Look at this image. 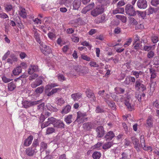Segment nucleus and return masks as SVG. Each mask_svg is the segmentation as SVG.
I'll return each mask as SVG.
<instances>
[{"instance_id":"1","label":"nucleus","mask_w":159,"mask_h":159,"mask_svg":"<svg viewBox=\"0 0 159 159\" xmlns=\"http://www.w3.org/2000/svg\"><path fill=\"white\" fill-rule=\"evenodd\" d=\"M125 10L126 13L129 16H134L136 15L134 8L130 4H128L126 5Z\"/></svg>"},{"instance_id":"2","label":"nucleus","mask_w":159,"mask_h":159,"mask_svg":"<svg viewBox=\"0 0 159 159\" xmlns=\"http://www.w3.org/2000/svg\"><path fill=\"white\" fill-rule=\"evenodd\" d=\"M42 100H40L36 101L29 102L25 101L23 102L22 104L24 108H27L32 106H34L41 103L42 102Z\"/></svg>"},{"instance_id":"3","label":"nucleus","mask_w":159,"mask_h":159,"mask_svg":"<svg viewBox=\"0 0 159 159\" xmlns=\"http://www.w3.org/2000/svg\"><path fill=\"white\" fill-rule=\"evenodd\" d=\"M142 82L143 81L140 79L136 80L134 85V88L136 90H140L143 91L146 90V87L142 83Z\"/></svg>"},{"instance_id":"4","label":"nucleus","mask_w":159,"mask_h":159,"mask_svg":"<svg viewBox=\"0 0 159 159\" xmlns=\"http://www.w3.org/2000/svg\"><path fill=\"white\" fill-rule=\"evenodd\" d=\"M77 116L75 121L77 122L81 123L83 122L86 119H85L84 117L87 115L86 113L82 112L81 111H79L77 113Z\"/></svg>"},{"instance_id":"5","label":"nucleus","mask_w":159,"mask_h":159,"mask_svg":"<svg viewBox=\"0 0 159 159\" xmlns=\"http://www.w3.org/2000/svg\"><path fill=\"white\" fill-rule=\"evenodd\" d=\"M104 9L101 6H99L91 11V14L93 16H96L102 13Z\"/></svg>"},{"instance_id":"6","label":"nucleus","mask_w":159,"mask_h":159,"mask_svg":"<svg viewBox=\"0 0 159 159\" xmlns=\"http://www.w3.org/2000/svg\"><path fill=\"white\" fill-rule=\"evenodd\" d=\"M132 141L134 145V147L136 151L139 152L140 151V145L139 143V140L137 138L133 137L131 138Z\"/></svg>"},{"instance_id":"7","label":"nucleus","mask_w":159,"mask_h":159,"mask_svg":"<svg viewBox=\"0 0 159 159\" xmlns=\"http://www.w3.org/2000/svg\"><path fill=\"white\" fill-rule=\"evenodd\" d=\"M138 7L140 9H145L147 6L146 0H138L137 2Z\"/></svg>"},{"instance_id":"8","label":"nucleus","mask_w":159,"mask_h":159,"mask_svg":"<svg viewBox=\"0 0 159 159\" xmlns=\"http://www.w3.org/2000/svg\"><path fill=\"white\" fill-rule=\"evenodd\" d=\"M42 48L41 50L42 52L44 55H47L50 53L52 52V50L51 48L49 46L45 45H42Z\"/></svg>"},{"instance_id":"9","label":"nucleus","mask_w":159,"mask_h":159,"mask_svg":"<svg viewBox=\"0 0 159 159\" xmlns=\"http://www.w3.org/2000/svg\"><path fill=\"white\" fill-rule=\"evenodd\" d=\"M132 100L131 98H126L125 101V104L129 111H132L133 109V107L132 104Z\"/></svg>"},{"instance_id":"10","label":"nucleus","mask_w":159,"mask_h":159,"mask_svg":"<svg viewBox=\"0 0 159 159\" xmlns=\"http://www.w3.org/2000/svg\"><path fill=\"white\" fill-rule=\"evenodd\" d=\"M38 66L37 65H30L28 70V72L29 75L32 74L34 72L39 71Z\"/></svg>"},{"instance_id":"11","label":"nucleus","mask_w":159,"mask_h":159,"mask_svg":"<svg viewBox=\"0 0 159 159\" xmlns=\"http://www.w3.org/2000/svg\"><path fill=\"white\" fill-rule=\"evenodd\" d=\"M95 127L94 124L91 122H87L84 123L83 125V127L84 129L87 130H90Z\"/></svg>"},{"instance_id":"12","label":"nucleus","mask_w":159,"mask_h":159,"mask_svg":"<svg viewBox=\"0 0 159 159\" xmlns=\"http://www.w3.org/2000/svg\"><path fill=\"white\" fill-rule=\"evenodd\" d=\"M97 133V136L99 138L102 137L104 134L103 127L102 126L98 127L96 129Z\"/></svg>"},{"instance_id":"13","label":"nucleus","mask_w":159,"mask_h":159,"mask_svg":"<svg viewBox=\"0 0 159 159\" xmlns=\"http://www.w3.org/2000/svg\"><path fill=\"white\" fill-rule=\"evenodd\" d=\"M36 148L33 149L32 148L30 147L28 148L25 150L26 154L29 156H33L37 152Z\"/></svg>"},{"instance_id":"14","label":"nucleus","mask_w":159,"mask_h":159,"mask_svg":"<svg viewBox=\"0 0 159 159\" xmlns=\"http://www.w3.org/2000/svg\"><path fill=\"white\" fill-rule=\"evenodd\" d=\"M42 82L43 81L41 79L39 78L37 79L35 81L31 83V86L33 88H35L41 84Z\"/></svg>"},{"instance_id":"15","label":"nucleus","mask_w":159,"mask_h":159,"mask_svg":"<svg viewBox=\"0 0 159 159\" xmlns=\"http://www.w3.org/2000/svg\"><path fill=\"white\" fill-rule=\"evenodd\" d=\"M71 108V107L70 105H66L63 107L60 113L62 115L66 114L70 111Z\"/></svg>"},{"instance_id":"16","label":"nucleus","mask_w":159,"mask_h":159,"mask_svg":"<svg viewBox=\"0 0 159 159\" xmlns=\"http://www.w3.org/2000/svg\"><path fill=\"white\" fill-rule=\"evenodd\" d=\"M86 95L89 98H91V100L94 101L96 100V97L94 93L90 90H87L86 91Z\"/></svg>"},{"instance_id":"17","label":"nucleus","mask_w":159,"mask_h":159,"mask_svg":"<svg viewBox=\"0 0 159 159\" xmlns=\"http://www.w3.org/2000/svg\"><path fill=\"white\" fill-rule=\"evenodd\" d=\"M81 4V2L80 0H75L72 3L73 9L75 10H78Z\"/></svg>"},{"instance_id":"18","label":"nucleus","mask_w":159,"mask_h":159,"mask_svg":"<svg viewBox=\"0 0 159 159\" xmlns=\"http://www.w3.org/2000/svg\"><path fill=\"white\" fill-rule=\"evenodd\" d=\"M115 137V134L112 131L108 132L105 136L106 141L111 140Z\"/></svg>"},{"instance_id":"19","label":"nucleus","mask_w":159,"mask_h":159,"mask_svg":"<svg viewBox=\"0 0 159 159\" xmlns=\"http://www.w3.org/2000/svg\"><path fill=\"white\" fill-rule=\"evenodd\" d=\"M33 139V137L32 136L30 135L29 136L25 141L24 145L25 146H29L31 143Z\"/></svg>"},{"instance_id":"20","label":"nucleus","mask_w":159,"mask_h":159,"mask_svg":"<svg viewBox=\"0 0 159 159\" xmlns=\"http://www.w3.org/2000/svg\"><path fill=\"white\" fill-rule=\"evenodd\" d=\"M65 124L63 122L60 120L56 121V122L54 124V126L57 128H64Z\"/></svg>"},{"instance_id":"21","label":"nucleus","mask_w":159,"mask_h":159,"mask_svg":"<svg viewBox=\"0 0 159 159\" xmlns=\"http://www.w3.org/2000/svg\"><path fill=\"white\" fill-rule=\"evenodd\" d=\"M153 120L151 116H149L146 120L147 127L149 128L152 127Z\"/></svg>"},{"instance_id":"22","label":"nucleus","mask_w":159,"mask_h":159,"mask_svg":"<svg viewBox=\"0 0 159 159\" xmlns=\"http://www.w3.org/2000/svg\"><path fill=\"white\" fill-rule=\"evenodd\" d=\"M22 72V69L20 66H18L15 68L12 71V73L15 75H18Z\"/></svg>"},{"instance_id":"23","label":"nucleus","mask_w":159,"mask_h":159,"mask_svg":"<svg viewBox=\"0 0 159 159\" xmlns=\"http://www.w3.org/2000/svg\"><path fill=\"white\" fill-rule=\"evenodd\" d=\"M71 97L74 101H78L81 98L82 94L79 93H77L72 94Z\"/></svg>"},{"instance_id":"24","label":"nucleus","mask_w":159,"mask_h":159,"mask_svg":"<svg viewBox=\"0 0 159 159\" xmlns=\"http://www.w3.org/2000/svg\"><path fill=\"white\" fill-rule=\"evenodd\" d=\"M149 72L151 74L150 81L152 82V79H155L157 76L155 70L153 68H150Z\"/></svg>"},{"instance_id":"25","label":"nucleus","mask_w":159,"mask_h":159,"mask_svg":"<svg viewBox=\"0 0 159 159\" xmlns=\"http://www.w3.org/2000/svg\"><path fill=\"white\" fill-rule=\"evenodd\" d=\"M113 145V143L112 142H107L103 144L102 148L103 149L106 150L110 148Z\"/></svg>"},{"instance_id":"26","label":"nucleus","mask_w":159,"mask_h":159,"mask_svg":"<svg viewBox=\"0 0 159 159\" xmlns=\"http://www.w3.org/2000/svg\"><path fill=\"white\" fill-rule=\"evenodd\" d=\"M19 14L22 18H25L26 17L27 14L25 9L21 7H20Z\"/></svg>"},{"instance_id":"27","label":"nucleus","mask_w":159,"mask_h":159,"mask_svg":"<svg viewBox=\"0 0 159 159\" xmlns=\"http://www.w3.org/2000/svg\"><path fill=\"white\" fill-rule=\"evenodd\" d=\"M56 101V103L59 106H62L65 102V101L63 98H57Z\"/></svg>"},{"instance_id":"28","label":"nucleus","mask_w":159,"mask_h":159,"mask_svg":"<svg viewBox=\"0 0 159 159\" xmlns=\"http://www.w3.org/2000/svg\"><path fill=\"white\" fill-rule=\"evenodd\" d=\"M124 11V9L122 7H117L113 10L112 13L116 14L118 13H123Z\"/></svg>"},{"instance_id":"29","label":"nucleus","mask_w":159,"mask_h":159,"mask_svg":"<svg viewBox=\"0 0 159 159\" xmlns=\"http://www.w3.org/2000/svg\"><path fill=\"white\" fill-rule=\"evenodd\" d=\"M34 36L36 40L39 44L42 45L41 44V42L40 39L39 34L38 33L37 31L36 30L34 31Z\"/></svg>"},{"instance_id":"30","label":"nucleus","mask_w":159,"mask_h":159,"mask_svg":"<svg viewBox=\"0 0 159 159\" xmlns=\"http://www.w3.org/2000/svg\"><path fill=\"white\" fill-rule=\"evenodd\" d=\"M65 121L68 124H70L72 122V115H69L66 116Z\"/></svg>"},{"instance_id":"31","label":"nucleus","mask_w":159,"mask_h":159,"mask_svg":"<svg viewBox=\"0 0 159 159\" xmlns=\"http://www.w3.org/2000/svg\"><path fill=\"white\" fill-rule=\"evenodd\" d=\"M61 90L60 88H55L53 89L50 92L47 94L48 96H50L54 94L57 93L58 91H60Z\"/></svg>"},{"instance_id":"32","label":"nucleus","mask_w":159,"mask_h":159,"mask_svg":"<svg viewBox=\"0 0 159 159\" xmlns=\"http://www.w3.org/2000/svg\"><path fill=\"white\" fill-rule=\"evenodd\" d=\"M105 19V16H102L100 17H99L95 19L94 21L96 23L99 24L104 22Z\"/></svg>"},{"instance_id":"33","label":"nucleus","mask_w":159,"mask_h":159,"mask_svg":"<svg viewBox=\"0 0 159 159\" xmlns=\"http://www.w3.org/2000/svg\"><path fill=\"white\" fill-rule=\"evenodd\" d=\"M104 99L105 101L107 103L108 105L112 108L113 110H114L115 107V103L113 101H110L109 100H107L106 98L104 97Z\"/></svg>"},{"instance_id":"34","label":"nucleus","mask_w":159,"mask_h":159,"mask_svg":"<svg viewBox=\"0 0 159 159\" xmlns=\"http://www.w3.org/2000/svg\"><path fill=\"white\" fill-rule=\"evenodd\" d=\"M16 85L13 82H11L8 84V89L10 91H12L15 88Z\"/></svg>"},{"instance_id":"35","label":"nucleus","mask_w":159,"mask_h":159,"mask_svg":"<svg viewBox=\"0 0 159 159\" xmlns=\"http://www.w3.org/2000/svg\"><path fill=\"white\" fill-rule=\"evenodd\" d=\"M116 17L123 23H125L126 21V17L124 16L117 15L116 16Z\"/></svg>"},{"instance_id":"36","label":"nucleus","mask_w":159,"mask_h":159,"mask_svg":"<svg viewBox=\"0 0 159 159\" xmlns=\"http://www.w3.org/2000/svg\"><path fill=\"white\" fill-rule=\"evenodd\" d=\"M132 73L133 75L135 76L136 78H138L139 77V75H143V72L141 71H133Z\"/></svg>"},{"instance_id":"37","label":"nucleus","mask_w":159,"mask_h":159,"mask_svg":"<svg viewBox=\"0 0 159 159\" xmlns=\"http://www.w3.org/2000/svg\"><path fill=\"white\" fill-rule=\"evenodd\" d=\"M55 132V129L52 127H48L46 130V134H49Z\"/></svg>"},{"instance_id":"38","label":"nucleus","mask_w":159,"mask_h":159,"mask_svg":"<svg viewBox=\"0 0 159 159\" xmlns=\"http://www.w3.org/2000/svg\"><path fill=\"white\" fill-rule=\"evenodd\" d=\"M101 155L99 152H96L93 153L92 157L94 159H99L101 156Z\"/></svg>"},{"instance_id":"39","label":"nucleus","mask_w":159,"mask_h":159,"mask_svg":"<svg viewBox=\"0 0 159 159\" xmlns=\"http://www.w3.org/2000/svg\"><path fill=\"white\" fill-rule=\"evenodd\" d=\"M43 87L40 86L36 88L35 92L37 94H41L43 93Z\"/></svg>"},{"instance_id":"40","label":"nucleus","mask_w":159,"mask_h":159,"mask_svg":"<svg viewBox=\"0 0 159 159\" xmlns=\"http://www.w3.org/2000/svg\"><path fill=\"white\" fill-rule=\"evenodd\" d=\"M4 7L5 10L7 11H9L12 9V6L11 4H5Z\"/></svg>"},{"instance_id":"41","label":"nucleus","mask_w":159,"mask_h":159,"mask_svg":"<svg viewBox=\"0 0 159 159\" xmlns=\"http://www.w3.org/2000/svg\"><path fill=\"white\" fill-rule=\"evenodd\" d=\"M30 75H30L29 77V80L30 81L35 79L39 76L36 73H33L32 74H31Z\"/></svg>"},{"instance_id":"42","label":"nucleus","mask_w":159,"mask_h":159,"mask_svg":"<svg viewBox=\"0 0 159 159\" xmlns=\"http://www.w3.org/2000/svg\"><path fill=\"white\" fill-rule=\"evenodd\" d=\"M57 78L58 80L61 81H63L66 80V78L62 74H58L57 75Z\"/></svg>"},{"instance_id":"43","label":"nucleus","mask_w":159,"mask_h":159,"mask_svg":"<svg viewBox=\"0 0 159 159\" xmlns=\"http://www.w3.org/2000/svg\"><path fill=\"white\" fill-rule=\"evenodd\" d=\"M50 124H52L54 125V124L56 122V119L53 117L49 118L48 119Z\"/></svg>"},{"instance_id":"44","label":"nucleus","mask_w":159,"mask_h":159,"mask_svg":"<svg viewBox=\"0 0 159 159\" xmlns=\"http://www.w3.org/2000/svg\"><path fill=\"white\" fill-rule=\"evenodd\" d=\"M2 80L5 83H7L10 82L12 80L7 78L5 76H3L2 77Z\"/></svg>"},{"instance_id":"45","label":"nucleus","mask_w":159,"mask_h":159,"mask_svg":"<svg viewBox=\"0 0 159 159\" xmlns=\"http://www.w3.org/2000/svg\"><path fill=\"white\" fill-rule=\"evenodd\" d=\"M151 40L153 43H156L158 41V38L157 36H152L151 37Z\"/></svg>"},{"instance_id":"46","label":"nucleus","mask_w":159,"mask_h":159,"mask_svg":"<svg viewBox=\"0 0 159 159\" xmlns=\"http://www.w3.org/2000/svg\"><path fill=\"white\" fill-rule=\"evenodd\" d=\"M47 144L45 143L44 142H42L40 144L41 149H43V150L47 149Z\"/></svg>"},{"instance_id":"47","label":"nucleus","mask_w":159,"mask_h":159,"mask_svg":"<svg viewBox=\"0 0 159 159\" xmlns=\"http://www.w3.org/2000/svg\"><path fill=\"white\" fill-rule=\"evenodd\" d=\"M151 3L152 6H157L159 4V0H152Z\"/></svg>"},{"instance_id":"48","label":"nucleus","mask_w":159,"mask_h":159,"mask_svg":"<svg viewBox=\"0 0 159 159\" xmlns=\"http://www.w3.org/2000/svg\"><path fill=\"white\" fill-rule=\"evenodd\" d=\"M152 47V46L145 45L143 46V50L146 51H149L151 49Z\"/></svg>"},{"instance_id":"49","label":"nucleus","mask_w":159,"mask_h":159,"mask_svg":"<svg viewBox=\"0 0 159 159\" xmlns=\"http://www.w3.org/2000/svg\"><path fill=\"white\" fill-rule=\"evenodd\" d=\"M104 111L103 108L98 106L96 107L95 112L96 113H102Z\"/></svg>"},{"instance_id":"50","label":"nucleus","mask_w":159,"mask_h":159,"mask_svg":"<svg viewBox=\"0 0 159 159\" xmlns=\"http://www.w3.org/2000/svg\"><path fill=\"white\" fill-rule=\"evenodd\" d=\"M50 125L49 121L48 120L47 121L44 122L42 124L41 127L42 129H43Z\"/></svg>"},{"instance_id":"51","label":"nucleus","mask_w":159,"mask_h":159,"mask_svg":"<svg viewBox=\"0 0 159 159\" xmlns=\"http://www.w3.org/2000/svg\"><path fill=\"white\" fill-rule=\"evenodd\" d=\"M147 10L148 15L152 14L153 12H154V8L152 7H150Z\"/></svg>"},{"instance_id":"52","label":"nucleus","mask_w":159,"mask_h":159,"mask_svg":"<svg viewBox=\"0 0 159 159\" xmlns=\"http://www.w3.org/2000/svg\"><path fill=\"white\" fill-rule=\"evenodd\" d=\"M129 19L130 22L131 24L134 25H136L137 24V22L136 21V20H135L134 18L130 17Z\"/></svg>"},{"instance_id":"53","label":"nucleus","mask_w":159,"mask_h":159,"mask_svg":"<svg viewBox=\"0 0 159 159\" xmlns=\"http://www.w3.org/2000/svg\"><path fill=\"white\" fill-rule=\"evenodd\" d=\"M52 88L50 84L46 86L45 91L46 94L47 95V94L48 92H49V91Z\"/></svg>"},{"instance_id":"54","label":"nucleus","mask_w":159,"mask_h":159,"mask_svg":"<svg viewBox=\"0 0 159 159\" xmlns=\"http://www.w3.org/2000/svg\"><path fill=\"white\" fill-rule=\"evenodd\" d=\"M132 39L131 38L129 39L126 41V43L124 45V46L126 48L129 46L132 42Z\"/></svg>"},{"instance_id":"55","label":"nucleus","mask_w":159,"mask_h":159,"mask_svg":"<svg viewBox=\"0 0 159 159\" xmlns=\"http://www.w3.org/2000/svg\"><path fill=\"white\" fill-rule=\"evenodd\" d=\"M154 52L152 51L149 52L147 54V57L149 58H152L154 56Z\"/></svg>"},{"instance_id":"56","label":"nucleus","mask_w":159,"mask_h":159,"mask_svg":"<svg viewBox=\"0 0 159 159\" xmlns=\"http://www.w3.org/2000/svg\"><path fill=\"white\" fill-rule=\"evenodd\" d=\"M39 140L38 139H34L32 144V146L33 147H36L37 146H39Z\"/></svg>"},{"instance_id":"57","label":"nucleus","mask_w":159,"mask_h":159,"mask_svg":"<svg viewBox=\"0 0 159 159\" xmlns=\"http://www.w3.org/2000/svg\"><path fill=\"white\" fill-rule=\"evenodd\" d=\"M10 54V52L9 51H8L2 57V60H6L7 57H8L9 55Z\"/></svg>"},{"instance_id":"58","label":"nucleus","mask_w":159,"mask_h":159,"mask_svg":"<svg viewBox=\"0 0 159 159\" xmlns=\"http://www.w3.org/2000/svg\"><path fill=\"white\" fill-rule=\"evenodd\" d=\"M125 4V3L124 0H121L119 1L117 4V7H120L124 6Z\"/></svg>"},{"instance_id":"59","label":"nucleus","mask_w":159,"mask_h":159,"mask_svg":"<svg viewBox=\"0 0 159 159\" xmlns=\"http://www.w3.org/2000/svg\"><path fill=\"white\" fill-rule=\"evenodd\" d=\"M140 141L141 142V144L142 147H143V145L145 144V140L144 138V137L143 135H141L140 137Z\"/></svg>"},{"instance_id":"60","label":"nucleus","mask_w":159,"mask_h":159,"mask_svg":"<svg viewBox=\"0 0 159 159\" xmlns=\"http://www.w3.org/2000/svg\"><path fill=\"white\" fill-rule=\"evenodd\" d=\"M94 5V4L93 3H91L87 6L86 7V8L87 9H88V11H89L93 7Z\"/></svg>"},{"instance_id":"61","label":"nucleus","mask_w":159,"mask_h":159,"mask_svg":"<svg viewBox=\"0 0 159 159\" xmlns=\"http://www.w3.org/2000/svg\"><path fill=\"white\" fill-rule=\"evenodd\" d=\"M89 64L90 66L94 67H98L99 66L98 64H97L96 62L94 61H91L89 63Z\"/></svg>"},{"instance_id":"62","label":"nucleus","mask_w":159,"mask_h":159,"mask_svg":"<svg viewBox=\"0 0 159 159\" xmlns=\"http://www.w3.org/2000/svg\"><path fill=\"white\" fill-rule=\"evenodd\" d=\"M88 68L87 67H81L80 69V70L79 71V72H80V73H86V72L85 71Z\"/></svg>"},{"instance_id":"63","label":"nucleus","mask_w":159,"mask_h":159,"mask_svg":"<svg viewBox=\"0 0 159 159\" xmlns=\"http://www.w3.org/2000/svg\"><path fill=\"white\" fill-rule=\"evenodd\" d=\"M72 40L75 42L77 43L79 41V38L77 37L72 36L71 38Z\"/></svg>"},{"instance_id":"64","label":"nucleus","mask_w":159,"mask_h":159,"mask_svg":"<svg viewBox=\"0 0 159 159\" xmlns=\"http://www.w3.org/2000/svg\"><path fill=\"white\" fill-rule=\"evenodd\" d=\"M122 157L120 159H129L128 157V155L125 153L123 152L122 154Z\"/></svg>"}]
</instances>
